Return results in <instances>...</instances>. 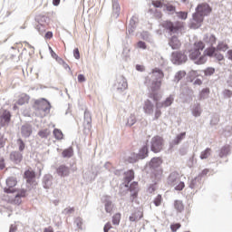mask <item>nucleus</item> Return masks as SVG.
I'll return each mask as SVG.
<instances>
[{
	"label": "nucleus",
	"mask_w": 232,
	"mask_h": 232,
	"mask_svg": "<svg viewBox=\"0 0 232 232\" xmlns=\"http://www.w3.org/2000/svg\"><path fill=\"white\" fill-rule=\"evenodd\" d=\"M214 57H216L218 61H224V54L220 53H215Z\"/></svg>",
	"instance_id": "nucleus-57"
},
{
	"label": "nucleus",
	"mask_w": 232,
	"mask_h": 232,
	"mask_svg": "<svg viewBox=\"0 0 232 232\" xmlns=\"http://www.w3.org/2000/svg\"><path fill=\"white\" fill-rule=\"evenodd\" d=\"M138 48H141L142 50H146V43L140 41L138 42Z\"/></svg>",
	"instance_id": "nucleus-59"
},
{
	"label": "nucleus",
	"mask_w": 232,
	"mask_h": 232,
	"mask_svg": "<svg viewBox=\"0 0 232 232\" xmlns=\"http://www.w3.org/2000/svg\"><path fill=\"white\" fill-rule=\"evenodd\" d=\"M205 75H213V73H215V68L212 67H208L204 71Z\"/></svg>",
	"instance_id": "nucleus-52"
},
{
	"label": "nucleus",
	"mask_w": 232,
	"mask_h": 232,
	"mask_svg": "<svg viewBox=\"0 0 232 232\" xmlns=\"http://www.w3.org/2000/svg\"><path fill=\"white\" fill-rule=\"evenodd\" d=\"M105 210L107 213H111L112 208H111V202H107L105 204Z\"/></svg>",
	"instance_id": "nucleus-56"
},
{
	"label": "nucleus",
	"mask_w": 232,
	"mask_h": 232,
	"mask_svg": "<svg viewBox=\"0 0 232 232\" xmlns=\"http://www.w3.org/2000/svg\"><path fill=\"white\" fill-rule=\"evenodd\" d=\"M24 177L28 179V180L35 179V172H34V170H26L24 172Z\"/></svg>",
	"instance_id": "nucleus-44"
},
{
	"label": "nucleus",
	"mask_w": 232,
	"mask_h": 232,
	"mask_svg": "<svg viewBox=\"0 0 232 232\" xmlns=\"http://www.w3.org/2000/svg\"><path fill=\"white\" fill-rule=\"evenodd\" d=\"M10 196H5V200L10 204H21V197H26V191L21 190L20 193L16 194L14 198H8Z\"/></svg>",
	"instance_id": "nucleus-12"
},
{
	"label": "nucleus",
	"mask_w": 232,
	"mask_h": 232,
	"mask_svg": "<svg viewBox=\"0 0 232 232\" xmlns=\"http://www.w3.org/2000/svg\"><path fill=\"white\" fill-rule=\"evenodd\" d=\"M28 102H30V95L26 93H21L18 96L16 104L14 105L13 110H17V106H24V104H28Z\"/></svg>",
	"instance_id": "nucleus-11"
},
{
	"label": "nucleus",
	"mask_w": 232,
	"mask_h": 232,
	"mask_svg": "<svg viewBox=\"0 0 232 232\" xmlns=\"http://www.w3.org/2000/svg\"><path fill=\"white\" fill-rule=\"evenodd\" d=\"M10 119H12V114L10 113V111L1 109L0 110V124L2 126H5V124H8V122H10Z\"/></svg>",
	"instance_id": "nucleus-10"
},
{
	"label": "nucleus",
	"mask_w": 232,
	"mask_h": 232,
	"mask_svg": "<svg viewBox=\"0 0 232 232\" xmlns=\"http://www.w3.org/2000/svg\"><path fill=\"white\" fill-rule=\"evenodd\" d=\"M228 49H229V46L227 45V44H226L224 42H219L216 48V50H218V52H226Z\"/></svg>",
	"instance_id": "nucleus-29"
},
{
	"label": "nucleus",
	"mask_w": 232,
	"mask_h": 232,
	"mask_svg": "<svg viewBox=\"0 0 232 232\" xmlns=\"http://www.w3.org/2000/svg\"><path fill=\"white\" fill-rule=\"evenodd\" d=\"M61 64L63 66L64 70H70V65H68L64 60L61 59Z\"/></svg>",
	"instance_id": "nucleus-63"
},
{
	"label": "nucleus",
	"mask_w": 232,
	"mask_h": 232,
	"mask_svg": "<svg viewBox=\"0 0 232 232\" xmlns=\"http://www.w3.org/2000/svg\"><path fill=\"white\" fill-rule=\"evenodd\" d=\"M194 117H200V107H196L192 111Z\"/></svg>",
	"instance_id": "nucleus-53"
},
{
	"label": "nucleus",
	"mask_w": 232,
	"mask_h": 232,
	"mask_svg": "<svg viewBox=\"0 0 232 232\" xmlns=\"http://www.w3.org/2000/svg\"><path fill=\"white\" fill-rule=\"evenodd\" d=\"M174 98L173 96H169L166 98V100L162 102H157L156 108H168L173 104Z\"/></svg>",
	"instance_id": "nucleus-17"
},
{
	"label": "nucleus",
	"mask_w": 232,
	"mask_h": 232,
	"mask_svg": "<svg viewBox=\"0 0 232 232\" xmlns=\"http://www.w3.org/2000/svg\"><path fill=\"white\" fill-rule=\"evenodd\" d=\"M161 108H157L154 112V121H159L160 119V116L162 115V111H160Z\"/></svg>",
	"instance_id": "nucleus-47"
},
{
	"label": "nucleus",
	"mask_w": 232,
	"mask_h": 232,
	"mask_svg": "<svg viewBox=\"0 0 232 232\" xmlns=\"http://www.w3.org/2000/svg\"><path fill=\"white\" fill-rule=\"evenodd\" d=\"M56 173L59 175V177H68V175H70V168H68L66 165H60L56 169Z\"/></svg>",
	"instance_id": "nucleus-16"
},
{
	"label": "nucleus",
	"mask_w": 232,
	"mask_h": 232,
	"mask_svg": "<svg viewBox=\"0 0 232 232\" xmlns=\"http://www.w3.org/2000/svg\"><path fill=\"white\" fill-rule=\"evenodd\" d=\"M211 12V6H209L208 4H199L196 8V14H193L190 27L194 30L200 28V26H202V23L204 22V17H206V15H209Z\"/></svg>",
	"instance_id": "nucleus-1"
},
{
	"label": "nucleus",
	"mask_w": 232,
	"mask_h": 232,
	"mask_svg": "<svg viewBox=\"0 0 232 232\" xmlns=\"http://www.w3.org/2000/svg\"><path fill=\"white\" fill-rule=\"evenodd\" d=\"M229 153V146H224L221 148L219 151V157L222 159V157H226Z\"/></svg>",
	"instance_id": "nucleus-41"
},
{
	"label": "nucleus",
	"mask_w": 232,
	"mask_h": 232,
	"mask_svg": "<svg viewBox=\"0 0 232 232\" xmlns=\"http://www.w3.org/2000/svg\"><path fill=\"white\" fill-rule=\"evenodd\" d=\"M53 37V33L52 31H48L44 35V39H52Z\"/></svg>",
	"instance_id": "nucleus-61"
},
{
	"label": "nucleus",
	"mask_w": 232,
	"mask_h": 232,
	"mask_svg": "<svg viewBox=\"0 0 232 232\" xmlns=\"http://www.w3.org/2000/svg\"><path fill=\"white\" fill-rule=\"evenodd\" d=\"M112 224L114 226H119L121 224V213H116L112 217Z\"/></svg>",
	"instance_id": "nucleus-40"
},
{
	"label": "nucleus",
	"mask_w": 232,
	"mask_h": 232,
	"mask_svg": "<svg viewBox=\"0 0 232 232\" xmlns=\"http://www.w3.org/2000/svg\"><path fill=\"white\" fill-rule=\"evenodd\" d=\"M75 209L73 208H67L63 210L64 215H72Z\"/></svg>",
	"instance_id": "nucleus-54"
},
{
	"label": "nucleus",
	"mask_w": 232,
	"mask_h": 232,
	"mask_svg": "<svg viewBox=\"0 0 232 232\" xmlns=\"http://www.w3.org/2000/svg\"><path fill=\"white\" fill-rule=\"evenodd\" d=\"M206 48V44L202 41H198L194 43L192 48L189 50V57L192 61H196V59H200V55L204 49Z\"/></svg>",
	"instance_id": "nucleus-5"
},
{
	"label": "nucleus",
	"mask_w": 232,
	"mask_h": 232,
	"mask_svg": "<svg viewBox=\"0 0 232 232\" xmlns=\"http://www.w3.org/2000/svg\"><path fill=\"white\" fill-rule=\"evenodd\" d=\"M209 97V88L203 89L199 93V99H208Z\"/></svg>",
	"instance_id": "nucleus-39"
},
{
	"label": "nucleus",
	"mask_w": 232,
	"mask_h": 232,
	"mask_svg": "<svg viewBox=\"0 0 232 232\" xmlns=\"http://www.w3.org/2000/svg\"><path fill=\"white\" fill-rule=\"evenodd\" d=\"M164 7L166 8V10L170 15H173V14L177 12V7L171 4H165Z\"/></svg>",
	"instance_id": "nucleus-32"
},
{
	"label": "nucleus",
	"mask_w": 232,
	"mask_h": 232,
	"mask_svg": "<svg viewBox=\"0 0 232 232\" xmlns=\"http://www.w3.org/2000/svg\"><path fill=\"white\" fill-rule=\"evenodd\" d=\"M164 148V138L161 136H154L150 140V150L153 153H160Z\"/></svg>",
	"instance_id": "nucleus-6"
},
{
	"label": "nucleus",
	"mask_w": 232,
	"mask_h": 232,
	"mask_svg": "<svg viewBox=\"0 0 232 232\" xmlns=\"http://www.w3.org/2000/svg\"><path fill=\"white\" fill-rule=\"evenodd\" d=\"M203 41L204 43H206V44L213 46V44H217V36H215V34H205Z\"/></svg>",
	"instance_id": "nucleus-19"
},
{
	"label": "nucleus",
	"mask_w": 232,
	"mask_h": 232,
	"mask_svg": "<svg viewBox=\"0 0 232 232\" xmlns=\"http://www.w3.org/2000/svg\"><path fill=\"white\" fill-rule=\"evenodd\" d=\"M136 120L135 117L131 116L129 120H128V124L129 126H133V124H135Z\"/></svg>",
	"instance_id": "nucleus-60"
},
{
	"label": "nucleus",
	"mask_w": 232,
	"mask_h": 232,
	"mask_svg": "<svg viewBox=\"0 0 232 232\" xmlns=\"http://www.w3.org/2000/svg\"><path fill=\"white\" fill-rule=\"evenodd\" d=\"M111 229V223L108 222L107 224H105L103 231L108 232Z\"/></svg>",
	"instance_id": "nucleus-62"
},
{
	"label": "nucleus",
	"mask_w": 232,
	"mask_h": 232,
	"mask_svg": "<svg viewBox=\"0 0 232 232\" xmlns=\"http://www.w3.org/2000/svg\"><path fill=\"white\" fill-rule=\"evenodd\" d=\"M169 44L172 48V50H179V48L182 46L180 40H179V37L177 36H172L169 41Z\"/></svg>",
	"instance_id": "nucleus-18"
},
{
	"label": "nucleus",
	"mask_w": 232,
	"mask_h": 232,
	"mask_svg": "<svg viewBox=\"0 0 232 232\" xmlns=\"http://www.w3.org/2000/svg\"><path fill=\"white\" fill-rule=\"evenodd\" d=\"M18 149L19 151H24L25 144L24 141H23L22 139L17 140Z\"/></svg>",
	"instance_id": "nucleus-49"
},
{
	"label": "nucleus",
	"mask_w": 232,
	"mask_h": 232,
	"mask_svg": "<svg viewBox=\"0 0 232 232\" xmlns=\"http://www.w3.org/2000/svg\"><path fill=\"white\" fill-rule=\"evenodd\" d=\"M73 57L75 59H81V53L79 52V48H75L73 50Z\"/></svg>",
	"instance_id": "nucleus-55"
},
{
	"label": "nucleus",
	"mask_w": 232,
	"mask_h": 232,
	"mask_svg": "<svg viewBox=\"0 0 232 232\" xmlns=\"http://www.w3.org/2000/svg\"><path fill=\"white\" fill-rule=\"evenodd\" d=\"M143 110L145 113H147L148 115H151V113H153V103H151V101L150 100L145 101V105L143 107Z\"/></svg>",
	"instance_id": "nucleus-24"
},
{
	"label": "nucleus",
	"mask_w": 232,
	"mask_h": 232,
	"mask_svg": "<svg viewBox=\"0 0 232 232\" xmlns=\"http://www.w3.org/2000/svg\"><path fill=\"white\" fill-rule=\"evenodd\" d=\"M183 77H186V72L184 71H179L175 76L176 80L178 81H180V79H183Z\"/></svg>",
	"instance_id": "nucleus-50"
},
{
	"label": "nucleus",
	"mask_w": 232,
	"mask_h": 232,
	"mask_svg": "<svg viewBox=\"0 0 232 232\" xmlns=\"http://www.w3.org/2000/svg\"><path fill=\"white\" fill-rule=\"evenodd\" d=\"M128 89V82L126 81V78L121 77L118 80V90H127Z\"/></svg>",
	"instance_id": "nucleus-25"
},
{
	"label": "nucleus",
	"mask_w": 232,
	"mask_h": 232,
	"mask_svg": "<svg viewBox=\"0 0 232 232\" xmlns=\"http://www.w3.org/2000/svg\"><path fill=\"white\" fill-rule=\"evenodd\" d=\"M210 156H211V148H207L205 150L201 151L200 153L201 160L209 159Z\"/></svg>",
	"instance_id": "nucleus-30"
},
{
	"label": "nucleus",
	"mask_w": 232,
	"mask_h": 232,
	"mask_svg": "<svg viewBox=\"0 0 232 232\" xmlns=\"http://www.w3.org/2000/svg\"><path fill=\"white\" fill-rule=\"evenodd\" d=\"M83 124L88 128H92V113L88 110L84 111Z\"/></svg>",
	"instance_id": "nucleus-23"
},
{
	"label": "nucleus",
	"mask_w": 232,
	"mask_h": 232,
	"mask_svg": "<svg viewBox=\"0 0 232 232\" xmlns=\"http://www.w3.org/2000/svg\"><path fill=\"white\" fill-rule=\"evenodd\" d=\"M133 179H135V172H133V170H128L125 172V180L128 184H130Z\"/></svg>",
	"instance_id": "nucleus-31"
},
{
	"label": "nucleus",
	"mask_w": 232,
	"mask_h": 232,
	"mask_svg": "<svg viewBox=\"0 0 232 232\" xmlns=\"http://www.w3.org/2000/svg\"><path fill=\"white\" fill-rule=\"evenodd\" d=\"M168 184L169 186H175L176 191H182V189L186 188L184 181H180V174L177 171L169 174L168 178Z\"/></svg>",
	"instance_id": "nucleus-4"
},
{
	"label": "nucleus",
	"mask_w": 232,
	"mask_h": 232,
	"mask_svg": "<svg viewBox=\"0 0 232 232\" xmlns=\"http://www.w3.org/2000/svg\"><path fill=\"white\" fill-rule=\"evenodd\" d=\"M6 186L7 188H4L5 193L10 194V193H15L17 189L15 188V186H17V179L14 177H10L6 179Z\"/></svg>",
	"instance_id": "nucleus-9"
},
{
	"label": "nucleus",
	"mask_w": 232,
	"mask_h": 232,
	"mask_svg": "<svg viewBox=\"0 0 232 232\" xmlns=\"http://www.w3.org/2000/svg\"><path fill=\"white\" fill-rule=\"evenodd\" d=\"M177 17H179V19H182L183 21H186V19H188V12H177L176 13Z\"/></svg>",
	"instance_id": "nucleus-46"
},
{
	"label": "nucleus",
	"mask_w": 232,
	"mask_h": 232,
	"mask_svg": "<svg viewBox=\"0 0 232 232\" xmlns=\"http://www.w3.org/2000/svg\"><path fill=\"white\" fill-rule=\"evenodd\" d=\"M198 186H200V178L198 177V178H194L188 187L191 188V189H195V188H198Z\"/></svg>",
	"instance_id": "nucleus-28"
},
{
	"label": "nucleus",
	"mask_w": 232,
	"mask_h": 232,
	"mask_svg": "<svg viewBox=\"0 0 232 232\" xmlns=\"http://www.w3.org/2000/svg\"><path fill=\"white\" fill-rule=\"evenodd\" d=\"M217 52V48L215 47H208L204 53L203 55L199 57L198 60V64H204L206 61H208L207 57H215V53Z\"/></svg>",
	"instance_id": "nucleus-8"
},
{
	"label": "nucleus",
	"mask_w": 232,
	"mask_h": 232,
	"mask_svg": "<svg viewBox=\"0 0 232 232\" xmlns=\"http://www.w3.org/2000/svg\"><path fill=\"white\" fill-rule=\"evenodd\" d=\"M152 5L155 8H162V6H164L166 4H164V1L153 0Z\"/></svg>",
	"instance_id": "nucleus-45"
},
{
	"label": "nucleus",
	"mask_w": 232,
	"mask_h": 232,
	"mask_svg": "<svg viewBox=\"0 0 232 232\" xmlns=\"http://www.w3.org/2000/svg\"><path fill=\"white\" fill-rule=\"evenodd\" d=\"M164 171L161 168H159L158 169H154L150 175V179L154 184H157L160 179H162Z\"/></svg>",
	"instance_id": "nucleus-15"
},
{
	"label": "nucleus",
	"mask_w": 232,
	"mask_h": 232,
	"mask_svg": "<svg viewBox=\"0 0 232 232\" xmlns=\"http://www.w3.org/2000/svg\"><path fill=\"white\" fill-rule=\"evenodd\" d=\"M153 203L156 207H159L162 204V195L159 194L155 198Z\"/></svg>",
	"instance_id": "nucleus-48"
},
{
	"label": "nucleus",
	"mask_w": 232,
	"mask_h": 232,
	"mask_svg": "<svg viewBox=\"0 0 232 232\" xmlns=\"http://www.w3.org/2000/svg\"><path fill=\"white\" fill-rule=\"evenodd\" d=\"M53 133L57 140H63L64 134H63V131L61 130L54 129Z\"/></svg>",
	"instance_id": "nucleus-34"
},
{
	"label": "nucleus",
	"mask_w": 232,
	"mask_h": 232,
	"mask_svg": "<svg viewBox=\"0 0 232 232\" xmlns=\"http://www.w3.org/2000/svg\"><path fill=\"white\" fill-rule=\"evenodd\" d=\"M172 60L176 63H186L188 56L182 52H174L172 53Z\"/></svg>",
	"instance_id": "nucleus-14"
},
{
	"label": "nucleus",
	"mask_w": 232,
	"mask_h": 232,
	"mask_svg": "<svg viewBox=\"0 0 232 232\" xmlns=\"http://www.w3.org/2000/svg\"><path fill=\"white\" fill-rule=\"evenodd\" d=\"M150 99H152L155 102V106H157V102H160V99H162V95H160L159 92H152L149 95Z\"/></svg>",
	"instance_id": "nucleus-27"
},
{
	"label": "nucleus",
	"mask_w": 232,
	"mask_h": 232,
	"mask_svg": "<svg viewBox=\"0 0 232 232\" xmlns=\"http://www.w3.org/2000/svg\"><path fill=\"white\" fill-rule=\"evenodd\" d=\"M174 208L179 211V213H182V211H184V204L180 200H175Z\"/></svg>",
	"instance_id": "nucleus-33"
},
{
	"label": "nucleus",
	"mask_w": 232,
	"mask_h": 232,
	"mask_svg": "<svg viewBox=\"0 0 232 232\" xmlns=\"http://www.w3.org/2000/svg\"><path fill=\"white\" fill-rule=\"evenodd\" d=\"M182 225H180V223H175L170 225V229L172 232H176L178 229H180Z\"/></svg>",
	"instance_id": "nucleus-51"
},
{
	"label": "nucleus",
	"mask_w": 232,
	"mask_h": 232,
	"mask_svg": "<svg viewBox=\"0 0 232 232\" xmlns=\"http://www.w3.org/2000/svg\"><path fill=\"white\" fill-rule=\"evenodd\" d=\"M63 158H67L70 159V157H73V149L69 148V149H65L63 153H62Z\"/></svg>",
	"instance_id": "nucleus-35"
},
{
	"label": "nucleus",
	"mask_w": 232,
	"mask_h": 232,
	"mask_svg": "<svg viewBox=\"0 0 232 232\" xmlns=\"http://www.w3.org/2000/svg\"><path fill=\"white\" fill-rule=\"evenodd\" d=\"M161 26L169 34H179V32L184 30V22L177 21L173 23L170 20H166L161 23Z\"/></svg>",
	"instance_id": "nucleus-3"
},
{
	"label": "nucleus",
	"mask_w": 232,
	"mask_h": 232,
	"mask_svg": "<svg viewBox=\"0 0 232 232\" xmlns=\"http://www.w3.org/2000/svg\"><path fill=\"white\" fill-rule=\"evenodd\" d=\"M10 160L15 162V164H19L21 160H23V154L18 151H14L10 154Z\"/></svg>",
	"instance_id": "nucleus-21"
},
{
	"label": "nucleus",
	"mask_w": 232,
	"mask_h": 232,
	"mask_svg": "<svg viewBox=\"0 0 232 232\" xmlns=\"http://www.w3.org/2000/svg\"><path fill=\"white\" fill-rule=\"evenodd\" d=\"M139 188V183L137 182H133L130 186V191H134L132 193V197L133 198H137V189Z\"/></svg>",
	"instance_id": "nucleus-37"
},
{
	"label": "nucleus",
	"mask_w": 232,
	"mask_h": 232,
	"mask_svg": "<svg viewBox=\"0 0 232 232\" xmlns=\"http://www.w3.org/2000/svg\"><path fill=\"white\" fill-rule=\"evenodd\" d=\"M143 217L144 215L142 214V212L140 210H137L130 216L129 220L130 222H139V220H140V218H142Z\"/></svg>",
	"instance_id": "nucleus-22"
},
{
	"label": "nucleus",
	"mask_w": 232,
	"mask_h": 232,
	"mask_svg": "<svg viewBox=\"0 0 232 232\" xmlns=\"http://www.w3.org/2000/svg\"><path fill=\"white\" fill-rule=\"evenodd\" d=\"M34 110H38V111H44V113H48L52 105L48 100L42 98L40 100H36L34 104Z\"/></svg>",
	"instance_id": "nucleus-7"
},
{
	"label": "nucleus",
	"mask_w": 232,
	"mask_h": 232,
	"mask_svg": "<svg viewBox=\"0 0 232 232\" xmlns=\"http://www.w3.org/2000/svg\"><path fill=\"white\" fill-rule=\"evenodd\" d=\"M162 164V159L160 158H153L150 162V168H152L153 169H155V168H160V166Z\"/></svg>",
	"instance_id": "nucleus-26"
},
{
	"label": "nucleus",
	"mask_w": 232,
	"mask_h": 232,
	"mask_svg": "<svg viewBox=\"0 0 232 232\" xmlns=\"http://www.w3.org/2000/svg\"><path fill=\"white\" fill-rule=\"evenodd\" d=\"M46 19L47 17L44 15H40L37 17L38 24L36 25V30L39 32V34H44V32H46Z\"/></svg>",
	"instance_id": "nucleus-13"
},
{
	"label": "nucleus",
	"mask_w": 232,
	"mask_h": 232,
	"mask_svg": "<svg viewBox=\"0 0 232 232\" xmlns=\"http://www.w3.org/2000/svg\"><path fill=\"white\" fill-rule=\"evenodd\" d=\"M140 156L139 154L136 153H132L129 158H128V162H130V164H134V162H137V160H139Z\"/></svg>",
	"instance_id": "nucleus-38"
},
{
	"label": "nucleus",
	"mask_w": 232,
	"mask_h": 232,
	"mask_svg": "<svg viewBox=\"0 0 232 232\" xmlns=\"http://www.w3.org/2000/svg\"><path fill=\"white\" fill-rule=\"evenodd\" d=\"M223 95L224 97L229 99L230 97H232V92L230 90H225L223 92Z\"/></svg>",
	"instance_id": "nucleus-58"
},
{
	"label": "nucleus",
	"mask_w": 232,
	"mask_h": 232,
	"mask_svg": "<svg viewBox=\"0 0 232 232\" xmlns=\"http://www.w3.org/2000/svg\"><path fill=\"white\" fill-rule=\"evenodd\" d=\"M38 135L41 139H47L50 135V130L48 129L42 130L38 132Z\"/></svg>",
	"instance_id": "nucleus-42"
},
{
	"label": "nucleus",
	"mask_w": 232,
	"mask_h": 232,
	"mask_svg": "<svg viewBox=\"0 0 232 232\" xmlns=\"http://www.w3.org/2000/svg\"><path fill=\"white\" fill-rule=\"evenodd\" d=\"M185 137L186 132H181L180 134H179L175 139V144H180V142L184 140Z\"/></svg>",
	"instance_id": "nucleus-43"
},
{
	"label": "nucleus",
	"mask_w": 232,
	"mask_h": 232,
	"mask_svg": "<svg viewBox=\"0 0 232 232\" xmlns=\"http://www.w3.org/2000/svg\"><path fill=\"white\" fill-rule=\"evenodd\" d=\"M162 79H164V72L159 68H154L150 76L145 78V84L150 86L151 92H159L162 86Z\"/></svg>",
	"instance_id": "nucleus-2"
},
{
	"label": "nucleus",
	"mask_w": 232,
	"mask_h": 232,
	"mask_svg": "<svg viewBox=\"0 0 232 232\" xmlns=\"http://www.w3.org/2000/svg\"><path fill=\"white\" fill-rule=\"evenodd\" d=\"M32 126L25 124L24 126H22L21 128V133H22V137H24V139H28V137H30V135H32Z\"/></svg>",
	"instance_id": "nucleus-20"
},
{
	"label": "nucleus",
	"mask_w": 232,
	"mask_h": 232,
	"mask_svg": "<svg viewBox=\"0 0 232 232\" xmlns=\"http://www.w3.org/2000/svg\"><path fill=\"white\" fill-rule=\"evenodd\" d=\"M138 155L140 159H146V157H148V146H143L140 150V154Z\"/></svg>",
	"instance_id": "nucleus-36"
},
{
	"label": "nucleus",
	"mask_w": 232,
	"mask_h": 232,
	"mask_svg": "<svg viewBox=\"0 0 232 232\" xmlns=\"http://www.w3.org/2000/svg\"><path fill=\"white\" fill-rule=\"evenodd\" d=\"M86 81V78L82 74L78 75V82H84Z\"/></svg>",
	"instance_id": "nucleus-64"
}]
</instances>
